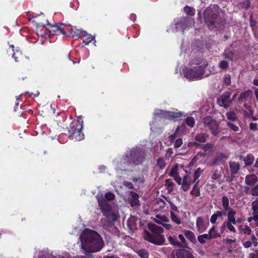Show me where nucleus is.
<instances>
[{
	"instance_id": "e2e57ef3",
	"label": "nucleus",
	"mask_w": 258,
	"mask_h": 258,
	"mask_svg": "<svg viewBox=\"0 0 258 258\" xmlns=\"http://www.w3.org/2000/svg\"><path fill=\"white\" fill-rule=\"evenodd\" d=\"M182 140L181 139H178L175 141L174 147L175 148H179L182 145Z\"/></svg>"
},
{
	"instance_id": "7c9ffc66",
	"label": "nucleus",
	"mask_w": 258,
	"mask_h": 258,
	"mask_svg": "<svg viewBox=\"0 0 258 258\" xmlns=\"http://www.w3.org/2000/svg\"><path fill=\"white\" fill-rule=\"evenodd\" d=\"M84 30L78 29L75 27L71 28L70 32L73 37H77L78 38H80V35H83Z\"/></svg>"
},
{
	"instance_id": "39448f33",
	"label": "nucleus",
	"mask_w": 258,
	"mask_h": 258,
	"mask_svg": "<svg viewBox=\"0 0 258 258\" xmlns=\"http://www.w3.org/2000/svg\"><path fill=\"white\" fill-rule=\"evenodd\" d=\"M219 8L217 5L209 7L204 12V18L205 23L209 29L214 28H220V26L223 24V21L218 19L220 13Z\"/></svg>"
},
{
	"instance_id": "aec40b11",
	"label": "nucleus",
	"mask_w": 258,
	"mask_h": 258,
	"mask_svg": "<svg viewBox=\"0 0 258 258\" xmlns=\"http://www.w3.org/2000/svg\"><path fill=\"white\" fill-rule=\"evenodd\" d=\"M257 177L254 174H249L245 177V183L253 186L257 181Z\"/></svg>"
},
{
	"instance_id": "79ce46f5",
	"label": "nucleus",
	"mask_w": 258,
	"mask_h": 258,
	"mask_svg": "<svg viewBox=\"0 0 258 258\" xmlns=\"http://www.w3.org/2000/svg\"><path fill=\"white\" fill-rule=\"evenodd\" d=\"M157 165L160 168L163 169L166 166L165 160L164 158L160 157L157 161Z\"/></svg>"
},
{
	"instance_id": "a878e982",
	"label": "nucleus",
	"mask_w": 258,
	"mask_h": 258,
	"mask_svg": "<svg viewBox=\"0 0 258 258\" xmlns=\"http://www.w3.org/2000/svg\"><path fill=\"white\" fill-rule=\"evenodd\" d=\"M178 242H175V247H185L187 245L186 240L184 236L179 234L178 236Z\"/></svg>"
},
{
	"instance_id": "3c124183",
	"label": "nucleus",
	"mask_w": 258,
	"mask_h": 258,
	"mask_svg": "<svg viewBox=\"0 0 258 258\" xmlns=\"http://www.w3.org/2000/svg\"><path fill=\"white\" fill-rule=\"evenodd\" d=\"M132 181L135 183H138V186L142 185L144 182L143 179L141 177H134Z\"/></svg>"
},
{
	"instance_id": "4be33fe9",
	"label": "nucleus",
	"mask_w": 258,
	"mask_h": 258,
	"mask_svg": "<svg viewBox=\"0 0 258 258\" xmlns=\"http://www.w3.org/2000/svg\"><path fill=\"white\" fill-rule=\"evenodd\" d=\"M252 96V92L250 90H248L241 93L239 98V101L240 102H244L250 99Z\"/></svg>"
},
{
	"instance_id": "603ef678",
	"label": "nucleus",
	"mask_w": 258,
	"mask_h": 258,
	"mask_svg": "<svg viewBox=\"0 0 258 258\" xmlns=\"http://www.w3.org/2000/svg\"><path fill=\"white\" fill-rule=\"evenodd\" d=\"M226 224L227 225V228L231 231L233 232H236V230L233 226V223L230 222L226 221Z\"/></svg>"
},
{
	"instance_id": "2f4dec72",
	"label": "nucleus",
	"mask_w": 258,
	"mask_h": 258,
	"mask_svg": "<svg viewBox=\"0 0 258 258\" xmlns=\"http://www.w3.org/2000/svg\"><path fill=\"white\" fill-rule=\"evenodd\" d=\"M203 172V170H202L201 168H198L196 169L195 171L193 177H194V180H192L193 182H196V184H198L199 182V180H198L199 178L201 175L202 173Z\"/></svg>"
},
{
	"instance_id": "4468645a",
	"label": "nucleus",
	"mask_w": 258,
	"mask_h": 258,
	"mask_svg": "<svg viewBox=\"0 0 258 258\" xmlns=\"http://www.w3.org/2000/svg\"><path fill=\"white\" fill-rule=\"evenodd\" d=\"M171 257L172 258H195L190 252L186 250H180L173 252Z\"/></svg>"
},
{
	"instance_id": "864d4df0",
	"label": "nucleus",
	"mask_w": 258,
	"mask_h": 258,
	"mask_svg": "<svg viewBox=\"0 0 258 258\" xmlns=\"http://www.w3.org/2000/svg\"><path fill=\"white\" fill-rule=\"evenodd\" d=\"M10 47L12 48V50L14 52V54H13L12 57L15 59L16 61H18V60L17 59V58H18V56L16 57V55H21V52L20 51H19L18 50H17V49H16L15 51L14 49V46L13 45H11L10 46Z\"/></svg>"
},
{
	"instance_id": "338daca9",
	"label": "nucleus",
	"mask_w": 258,
	"mask_h": 258,
	"mask_svg": "<svg viewBox=\"0 0 258 258\" xmlns=\"http://www.w3.org/2000/svg\"><path fill=\"white\" fill-rule=\"evenodd\" d=\"M249 258H258V250H255L249 254Z\"/></svg>"
},
{
	"instance_id": "f03ea898",
	"label": "nucleus",
	"mask_w": 258,
	"mask_h": 258,
	"mask_svg": "<svg viewBox=\"0 0 258 258\" xmlns=\"http://www.w3.org/2000/svg\"><path fill=\"white\" fill-rule=\"evenodd\" d=\"M99 206L102 212L109 223L115 221L119 217L117 207L115 205H111V201L114 198V195L111 192H107L104 195L98 194L96 196Z\"/></svg>"
},
{
	"instance_id": "f8f14e48",
	"label": "nucleus",
	"mask_w": 258,
	"mask_h": 258,
	"mask_svg": "<svg viewBox=\"0 0 258 258\" xmlns=\"http://www.w3.org/2000/svg\"><path fill=\"white\" fill-rule=\"evenodd\" d=\"M154 220L156 223L162 225L168 230L172 229V226L168 223L169 222V219L165 216L157 215L154 218Z\"/></svg>"
},
{
	"instance_id": "13d9d810",
	"label": "nucleus",
	"mask_w": 258,
	"mask_h": 258,
	"mask_svg": "<svg viewBox=\"0 0 258 258\" xmlns=\"http://www.w3.org/2000/svg\"><path fill=\"white\" fill-rule=\"evenodd\" d=\"M250 193L253 196H258V183L251 188Z\"/></svg>"
},
{
	"instance_id": "c756f323",
	"label": "nucleus",
	"mask_w": 258,
	"mask_h": 258,
	"mask_svg": "<svg viewBox=\"0 0 258 258\" xmlns=\"http://www.w3.org/2000/svg\"><path fill=\"white\" fill-rule=\"evenodd\" d=\"M210 239H215L220 236V234L216 230L215 226L211 228L208 233Z\"/></svg>"
},
{
	"instance_id": "5fc2aeb1",
	"label": "nucleus",
	"mask_w": 258,
	"mask_h": 258,
	"mask_svg": "<svg viewBox=\"0 0 258 258\" xmlns=\"http://www.w3.org/2000/svg\"><path fill=\"white\" fill-rule=\"evenodd\" d=\"M185 12L188 15H193L195 14V10L190 7L186 6L184 8Z\"/></svg>"
},
{
	"instance_id": "72a5a7b5",
	"label": "nucleus",
	"mask_w": 258,
	"mask_h": 258,
	"mask_svg": "<svg viewBox=\"0 0 258 258\" xmlns=\"http://www.w3.org/2000/svg\"><path fill=\"white\" fill-rule=\"evenodd\" d=\"M254 156L252 154L247 155L244 159V161L246 166L251 165L254 161Z\"/></svg>"
},
{
	"instance_id": "cd10ccee",
	"label": "nucleus",
	"mask_w": 258,
	"mask_h": 258,
	"mask_svg": "<svg viewBox=\"0 0 258 258\" xmlns=\"http://www.w3.org/2000/svg\"><path fill=\"white\" fill-rule=\"evenodd\" d=\"M83 35L86 38L82 43V47H84L86 45H88L95 39V36H93L92 35L88 34L86 31H83Z\"/></svg>"
},
{
	"instance_id": "9b49d317",
	"label": "nucleus",
	"mask_w": 258,
	"mask_h": 258,
	"mask_svg": "<svg viewBox=\"0 0 258 258\" xmlns=\"http://www.w3.org/2000/svg\"><path fill=\"white\" fill-rule=\"evenodd\" d=\"M83 127V120L81 117H78L76 120H73L70 124L68 128L69 134H74L77 130H82Z\"/></svg>"
},
{
	"instance_id": "f704fd0d",
	"label": "nucleus",
	"mask_w": 258,
	"mask_h": 258,
	"mask_svg": "<svg viewBox=\"0 0 258 258\" xmlns=\"http://www.w3.org/2000/svg\"><path fill=\"white\" fill-rule=\"evenodd\" d=\"M222 202L223 209L225 211L231 209L229 207V199L227 197L224 196L222 198Z\"/></svg>"
},
{
	"instance_id": "c9c22d12",
	"label": "nucleus",
	"mask_w": 258,
	"mask_h": 258,
	"mask_svg": "<svg viewBox=\"0 0 258 258\" xmlns=\"http://www.w3.org/2000/svg\"><path fill=\"white\" fill-rule=\"evenodd\" d=\"M198 240L201 244L206 243L207 240H211L208 234H204L198 237Z\"/></svg>"
},
{
	"instance_id": "6e6552de",
	"label": "nucleus",
	"mask_w": 258,
	"mask_h": 258,
	"mask_svg": "<svg viewBox=\"0 0 258 258\" xmlns=\"http://www.w3.org/2000/svg\"><path fill=\"white\" fill-rule=\"evenodd\" d=\"M195 24L194 19L189 17L180 18V20L175 22V29L177 31L183 32L188 27H191Z\"/></svg>"
},
{
	"instance_id": "774afa93",
	"label": "nucleus",
	"mask_w": 258,
	"mask_h": 258,
	"mask_svg": "<svg viewBox=\"0 0 258 258\" xmlns=\"http://www.w3.org/2000/svg\"><path fill=\"white\" fill-rule=\"evenodd\" d=\"M249 128L252 131H256L257 129V125L256 123H250L249 124Z\"/></svg>"
},
{
	"instance_id": "5701e85b",
	"label": "nucleus",
	"mask_w": 258,
	"mask_h": 258,
	"mask_svg": "<svg viewBox=\"0 0 258 258\" xmlns=\"http://www.w3.org/2000/svg\"><path fill=\"white\" fill-rule=\"evenodd\" d=\"M52 252L48 250H43L39 252L37 258H53Z\"/></svg>"
},
{
	"instance_id": "7ed1b4c3",
	"label": "nucleus",
	"mask_w": 258,
	"mask_h": 258,
	"mask_svg": "<svg viewBox=\"0 0 258 258\" xmlns=\"http://www.w3.org/2000/svg\"><path fill=\"white\" fill-rule=\"evenodd\" d=\"M208 64L207 61L203 58L192 59L189 66L183 70L184 77L190 80L202 79Z\"/></svg>"
},
{
	"instance_id": "2eb2a0df",
	"label": "nucleus",
	"mask_w": 258,
	"mask_h": 258,
	"mask_svg": "<svg viewBox=\"0 0 258 258\" xmlns=\"http://www.w3.org/2000/svg\"><path fill=\"white\" fill-rule=\"evenodd\" d=\"M227 211V219L225 221L227 222H230L233 223V224H236L238 223H240L242 222V220L240 218H237V219L235 218V216L236 215V212L232 209H230Z\"/></svg>"
},
{
	"instance_id": "423d86ee",
	"label": "nucleus",
	"mask_w": 258,
	"mask_h": 258,
	"mask_svg": "<svg viewBox=\"0 0 258 258\" xmlns=\"http://www.w3.org/2000/svg\"><path fill=\"white\" fill-rule=\"evenodd\" d=\"M149 228L155 234H151L147 230H145L143 234L144 239L157 245L162 244L164 241V239L161 235L163 232V228L154 224H150Z\"/></svg>"
},
{
	"instance_id": "6ab92c4d",
	"label": "nucleus",
	"mask_w": 258,
	"mask_h": 258,
	"mask_svg": "<svg viewBox=\"0 0 258 258\" xmlns=\"http://www.w3.org/2000/svg\"><path fill=\"white\" fill-rule=\"evenodd\" d=\"M140 220L138 218L135 216H131L127 220V226L128 228L133 230L137 229V222Z\"/></svg>"
},
{
	"instance_id": "4c0bfd02",
	"label": "nucleus",
	"mask_w": 258,
	"mask_h": 258,
	"mask_svg": "<svg viewBox=\"0 0 258 258\" xmlns=\"http://www.w3.org/2000/svg\"><path fill=\"white\" fill-rule=\"evenodd\" d=\"M184 234L186 237L191 241H194L196 239L194 233L190 230H185Z\"/></svg>"
},
{
	"instance_id": "f257e3e1",
	"label": "nucleus",
	"mask_w": 258,
	"mask_h": 258,
	"mask_svg": "<svg viewBox=\"0 0 258 258\" xmlns=\"http://www.w3.org/2000/svg\"><path fill=\"white\" fill-rule=\"evenodd\" d=\"M80 239L81 248L86 252H95L103 247V241L100 235L95 231L85 229L82 232Z\"/></svg>"
},
{
	"instance_id": "20e7f679",
	"label": "nucleus",
	"mask_w": 258,
	"mask_h": 258,
	"mask_svg": "<svg viewBox=\"0 0 258 258\" xmlns=\"http://www.w3.org/2000/svg\"><path fill=\"white\" fill-rule=\"evenodd\" d=\"M145 157L144 151L141 148H133L129 155L123 157L121 160V170H125L127 165H137L141 164Z\"/></svg>"
},
{
	"instance_id": "09e8293b",
	"label": "nucleus",
	"mask_w": 258,
	"mask_h": 258,
	"mask_svg": "<svg viewBox=\"0 0 258 258\" xmlns=\"http://www.w3.org/2000/svg\"><path fill=\"white\" fill-rule=\"evenodd\" d=\"M178 174L179 173L178 172V167L177 165H175L171 169L170 173V176L174 177Z\"/></svg>"
},
{
	"instance_id": "c85d7f7f",
	"label": "nucleus",
	"mask_w": 258,
	"mask_h": 258,
	"mask_svg": "<svg viewBox=\"0 0 258 258\" xmlns=\"http://www.w3.org/2000/svg\"><path fill=\"white\" fill-rule=\"evenodd\" d=\"M227 159V156L224 153H218L213 160V163L215 164H219L220 162Z\"/></svg>"
},
{
	"instance_id": "680f3d73",
	"label": "nucleus",
	"mask_w": 258,
	"mask_h": 258,
	"mask_svg": "<svg viewBox=\"0 0 258 258\" xmlns=\"http://www.w3.org/2000/svg\"><path fill=\"white\" fill-rule=\"evenodd\" d=\"M177 127L180 128L178 130V134L180 133V135H183L187 133L185 130V126L184 124H182L180 126H178Z\"/></svg>"
},
{
	"instance_id": "8fccbe9b",
	"label": "nucleus",
	"mask_w": 258,
	"mask_h": 258,
	"mask_svg": "<svg viewBox=\"0 0 258 258\" xmlns=\"http://www.w3.org/2000/svg\"><path fill=\"white\" fill-rule=\"evenodd\" d=\"M191 183L194 182H192V180L190 179V176L188 175H185L183 178L182 179L181 183L191 184Z\"/></svg>"
},
{
	"instance_id": "0e129e2a",
	"label": "nucleus",
	"mask_w": 258,
	"mask_h": 258,
	"mask_svg": "<svg viewBox=\"0 0 258 258\" xmlns=\"http://www.w3.org/2000/svg\"><path fill=\"white\" fill-rule=\"evenodd\" d=\"M252 217H248L247 220L249 222H251L252 220H254L256 224H258V216L255 215H252Z\"/></svg>"
},
{
	"instance_id": "49530a36",
	"label": "nucleus",
	"mask_w": 258,
	"mask_h": 258,
	"mask_svg": "<svg viewBox=\"0 0 258 258\" xmlns=\"http://www.w3.org/2000/svg\"><path fill=\"white\" fill-rule=\"evenodd\" d=\"M227 125L231 130L234 132H238L239 131V127L233 122H228Z\"/></svg>"
},
{
	"instance_id": "69168bd1",
	"label": "nucleus",
	"mask_w": 258,
	"mask_h": 258,
	"mask_svg": "<svg viewBox=\"0 0 258 258\" xmlns=\"http://www.w3.org/2000/svg\"><path fill=\"white\" fill-rule=\"evenodd\" d=\"M176 182L179 184L180 185L182 182V179L180 177L179 175H177L173 177Z\"/></svg>"
},
{
	"instance_id": "58836bf2",
	"label": "nucleus",
	"mask_w": 258,
	"mask_h": 258,
	"mask_svg": "<svg viewBox=\"0 0 258 258\" xmlns=\"http://www.w3.org/2000/svg\"><path fill=\"white\" fill-rule=\"evenodd\" d=\"M227 118L231 121H236L237 119V117L236 113L234 111L228 112L226 113Z\"/></svg>"
},
{
	"instance_id": "a211bd4d",
	"label": "nucleus",
	"mask_w": 258,
	"mask_h": 258,
	"mask_svg": "<svg viewBox=\"0 0 258 258\" xmlns=\"http://www.w3.org/2000/svg\"><path fill=\"white\" fill-rule=\"evenodd\" d=\"M74 134H70L69 135V138L72 140L81 141L84 138V135L82 132V130H77Z\"/></svg>"
},
{
	"instance_id": "052dcab7",
	"label": "nucleus",
	"mask_w": 258,
	"mask_h": 258,
	"mask_svg": "<svg viewBox=\"0 0 258 258\" xmlns=\"http://www.w3.org/2000/svg\"><path fill=\"white\" fill-rule=\"evenodd\" d=\"M138 254L142 258H148V254L144 250H139Z\"/></svg>"
},
{
	"instance_id": "c03bdc74",
	"label": "nucleus",
	"mask_w": 258,
	"mask_h": 258,
	"mask_svg": "<svg viewBox=\"0 0 258 258\" xmlns=\"http://www.w3.org/2000/svg\"><path fill=\"white\" fill-rule=\"evenodd\" d=\"M190 194L196 197H199L200 196V190L199 188L197 186V184H196L193 187Z\"/></svg>"
},
{
	"instance_id": "0eeeda50",
	"label": "nucleus",
	"mask_w": 258,
	"mask_h": 258,
	"mask_svg": "<svg viewBox=\"0 0 258 258\" xmlns=\"http://www.w3.org/2000/svg\"><path fill=\"white\" fill-rule=\"evenodd\" d=\"M182 115L183 113L180 111H171L157 109L154 112L155 119L163 118L175 121Z\"/></svg>"
},
{
	"instance_id": "ea45409f",
	"label": "nucleus",
	"mask_w": 258,
	"mask_h": 258,
	"mask_svg": "<svg viewBox=\"0 0 258 258\" xmlns=\"http://www.w3.org/2000/svg\"><path fill=\"white\" fill-rule=\"evenodd\" d=\"M171 218L173 222H175L177 224H181V220L179 217L177 215V213H172L170 212Z\"/></svg>"
},
{
	"instance_id": "37998d69",
	"label": "nucleus",
	"mask_w": 258,
	"mask_h": 258,
	"mask_svg": "<svg viewBox=\"0 0 258 258\" xmlns=\"http://www.w3.org/2000/svg\"><path fill=\"white\" fill-rule=\"evenodd\" d=\"M168 239L169 243L172 245L175 246V242H178V238L175 235H169L168 236Z\"/></svg>"
},
{
	"instance_id": "473e14b6",
	"label": "nucleus",
	"mask_w": 258,
	"mask_h": 258,
	"mask_svg": "<svg viewBox=\"0 0 258 258\" xmlns=\"http://www.w3.org/2000/svg\"><path fill=\"white\" fill-rule=\"evenodd\" d=\"M201 148H203L204 150V151L207 153H211L213 152L214 148L212 144L210 143H207L205 145H201Z\"/></svg>"
},
{
	"instance_id": "6e6d98bb",
	"label": "nucleus",
	"mask_w": 258,
	"mask_h": 258,
	"mask_svg": "<svg viewBox=\"0 0 258 258\" xmlns=\"http://www.w3.org/2000/svg\"><path fill=\"white\" fill-rule=\"evenodd\" d=\"M229 66V64L227 61L225 60H222L219 63V67L220 69L225 70L227 69Z\"/></svg>"
},
{
	"instance_id": "9d476101",
	"label": "nucleus",
	"mask_w": 258,
	"mask_h": 258,
	"mask_svg": "<svg viewBox=\"0 0 258 258\" xmlns=\"http://www.w3.org/2000/svg\"><path fill=\"white\" fill-rule=\"evenodd\" d=\"M236 94L234 95L232 98H230L231 93L229 92H224L217 100L218 104L220 106H223L225 108H227L229 104L235 98Z\"/></svg>"
},
{
	"instance_id": "393cba45",
	"label": "nucleus",
	"mask_w": 258,
	"mask_h": 258,
	"mask_svg": "<svg viewBox=\"0 0 258 258\" xmlns=\"http://www.w3.org/2000/svg\"><path fill=\"white\" fill-rule=\"evenodd\" d=\"M229 166L232 174L237 173L240 169V165L237 162L231 161L229 162Z\"/></svg>"
},
{
	"instance_id": "e433bc0d",
	"label": "nucleus",
	"mask_w": 258,
	"mask_h": 258,
	"mask_svg": "<svg viewBox=\"0 0 258 258\" xmlns=\"http://www.w3.org/2000/svg\"><path fill=\"white\" fill-rule=\"evenodd\" d=\"M174 185V183L170 179H167L165 180V186L169 192L173 191Z\"/></svg>"
},
{
	"instance_id": "a19ab883",
	"label": "nucleus",
	"mask_w": 258,
	"mask_h": 258,
	"mask_svg": "<svg viewBox=\"0 0 258 258\" xmlns=\"http://www.w3.org/2000/svg\"><path fill=\"white\" fill-rule=\"evenodd\" d=\"M252 215L258 216V201H255L252 202Z\"/></svg>"
},
{
	"instance_id": "ddd939ff",
	"label": "nucleus",
	"mask_w": 258,
	"mask_h": 258,
	"mask_svg": "<svg viewBox=\"0 0 258 258\" xmlns=\"http://www.w3.org/2000/svg\"><path fill=\"white\" fill-rule=\"evenodd\" d=\"M209 222L208 221H205L203 218L200 217H198L196 220V226L198 230L200 233H203L205 231L209 226Z\"/></svg>"
},
{
	"instance_id": "bb28decb",
	"label": "nucleus",
	"mask_w": 258,
	"mask_h": 258,
	"mask_svg": "<svg viewBox=\"0 0 258 258\" xmlns=\"http://www.w3.org/2000/svg\"><path fill=\"white\" fill-rule=\"evenodd\" d=\"M180 128L177 127L175 132L174 134L170 135L168 136L167 138H166V135L165 136V139L166 140L167 139V141H166L167 143L169 142V145H171L172 144L174 140L176 139V138L177 137V135L178 134V130H179Z\"/></svg>"
},
{
	"instance_id": "412c9836",
	"label": "nucleus",
	"mask_w": 258,
	"mask_h": 258,
	"mask_svg": "<svg viewBox=\"0 0 258 258\" xmlns=\"http://www.w3.org/2000/svg\"><path fill=\"white\" fill-rule=\"evenodd\" d=\"M226 213L223 211H217L215 214H213L210 219V221L212 223L215 224L216 221L219 218H222V217L225 215Z\"/></svg>"
},
{
	"instance_id": "1a4fd4ad",
	"label": "nucleus",
	"mask_w": 258,
	"mask_h": 258,
	"mask_svg": "<svg viewBox=\"0 0 258 258\" xmlns=\"http://www.w3.org/2000/svg\"><path fill=\"white\" fill-rule=\"evenodd\" d=\"M203 122L205 126L209 127L211 133L214 135H218L219 132V123L213 119L211 116H207L203 119Z\"/></svg>"
},
{
	"instance_id": "bf43d9fd",
	"label": "nucleus",
	"mask_w": 258,
	"mask_h": 258,
	"mask_svg": "<svg viewBox=\"0 0 258 258\" xmlns=\"http://www.w3.org/2000/svg\"><path fill=\"white\" fill-rule=\"evenodd\" d=\"M242 231L244 234L247 235L250 234L251 232L250 228L247 225H245L242 228Z\"/></svg>"
},
{
	"instance_id": "b1692460",
	"label": "nucleus",
	"mask_w": 258,
	"mask_h": 258,
	"mask_svg": "<svg viewBox=\"0 0 258 258\" xmlns=\"http://www.w3.org/2000/svg\"><path fill=\"white\" fill-rule=\"evenodd\" d=\"M208 138V134L202 133L197 134L196 135L195 139L197 142L203 143L206 142Z\"/></svg>"
},
{
	"instance_id": "a18cd8bd",
	"label": "nucleus",
	"mask_w": 258,
	"mask_h": 258,
	"mask_svg": "<svg viewBox=\"0 0 258 258\" xmlns=\"http://www.w3.org/2000/svg\"><path fill=\"white\" fill-rule=\"evenodd\" d=\"M185 122L187 125H188L190 127H193L195 124V121L194 118L192 117H188L186 120Z\"/></svg>"
},
{
	"instance_id": "dca6fc26",
	"label": "nucleus",
	"mask_w": 258,
	"mask_h": 258,
	"mask_svg": "<svg viewBox=\"0 0 258 258\" xmlns=\"http://www.w3.org/2000/svg\"><path fill=\"white\" fill-rule=\"evenodd\" d=\"M47 25L50 26V31L52 33H54L56 34H60L62 33L63 34H66V32H63L62 29L61 27V26L64 25L65 24L63 23H60L59 25L58 24H54V25H51L47 21Z\"/></svg>"
},
{
	"instance_id": "4d7b16f0",
	"label": "nucleus",
	"mask_w": 258,
	"mask_h": 258,
	"mask_svg": "<svg viewBox=\"0 0 258 258\" xmlns=\"http://www.w3.org/2000/svg\"><path fill=\"white\" fill-rule=\"evenodd\" d=\"M223 81L226 85H229L231 84V77L229 75L226 74L223 78Z\"/></svg>"
},
{
	"instance_id": "de8ad7c7",
	"label": "nucleus",
	"mask_w": 258,
	"mask_h": 258,
	"mask_svg": "<svg viewBox=\"0 0 258 258\" xmlns=\"http://www.w3.org/2000/svg\"><path fill=\"white\" fill-rule=\"evenodd\" d=\"M167 201L170 206V212H172V213H178L179 212L177 210V207L175 206L170 200H167Z\"/></svg>"
},
{
	"instance_id": "f3484780",
	"label": "nucleus",
	"mask_w": 258,
	"mask_h": 258,
	"mask_svg": "<svg viewBox=\"0 0 258 258\" xmlns=\"http://www.w3.org/2000/svg\"><path fill=\"white\" fill-rule=\"evenodd\" d=\"M138 195L131 191L129 197V203L132 207H135L139 205V201Z\"/></svg>"
}]
</instances>
